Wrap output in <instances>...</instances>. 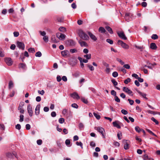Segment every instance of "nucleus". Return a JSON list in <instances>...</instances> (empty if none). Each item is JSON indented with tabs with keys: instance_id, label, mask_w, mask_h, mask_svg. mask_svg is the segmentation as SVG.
<instances>
[{
	"instance_id": "8fccbe9b",
	"label": "nucleus",
	"mask_w": 160,
	"mask_h": 160,
	"mask_svg": "<svg viewBox=\"0 0 160 160\" xmlns=\"http://www.w3.org/2000/svg\"><path fill=\"white\" fill-rule=\"evenodd\" d=\"M131 81V79L129 78H127L124 81V82L125 84H128V82H130Z\"/></svg>"
},
{
	"instance_id": "4be33fe9",
	"label": "nucleus",
	"mask_w": 160,
	"mask_h": 160,
	"mask_svg": "<svg viewBox=\"0 0 160 160\" xmlns=\"http://www.w3.org/2000/svg\"><path fill=\"white\" fill-rule=\"evenodd\" d=\"M24 105V102H20L19 104V106L18 108V110H19L20 109H22L23 106Z\"/></svg>"
},
{
	"instance_id": "e2e57ef3",
	"label": "nucleus",
	"mask_w": 160,
	"mask_h": 160,
	"mask_svg": "<svg viewBox=\"0 0 160 160\" xmlns=\"http://www.w3.org/2000/svg\"><path fill=\"white\" fill-rule=\"evenodd\" d=\"M111 94L115 96H116V92L114 90H112L111 91Z\"/></svg>"
},
{
	"instance_id": "6e6552de",
	"label": "nucleus",
	"mask_w": 160,
	"mask_h": 160,
	"mask_svg": "<svg viewBox=\"0 0 160 160\" xmlns=\"http://www.w3.org/2000/svg\"><path fill=\"white\" fill-rule=\"evenodd\" d=\"M112 124L114 127L120 129L121 128V126L120 125H121L122 123L118 121H115L112 122Z\"/></svg>"
},
{
	"instance_id": "de8ad7c7",
	"label": "nucleus",
	"mask_w": 160,
	"mask_h": 160,
	"mask_svg": "<svg viewBox=\"0 0 160 160\" xmlns=\"http://www.w3.org/2000/svg\"><path fill=\"white\" fill-rule=\"evenodd\" d=\"M121 112L124 115H126L128 113L127 111L124 109L122 110Z\"/></svg>"
},
{
	"instance_id": "f8f14e48",
	"label": "nucleus",
	"mask_w": 160,
	"mask_h": 160,
	"mask_svg": "<svg viewBox=\"0 0 160 160\" xmlns=\"http://www.w3.org/2000/svg\"><path fill=\"white\" fill-rule=\"evenodd\" d=\"M123 90L124 92L129 94H131L132 93V92L127 87H124L123 88Z\"/></svg>"
},
{
	"instance_id": "79ce46f5",
	"label": "nucleus",
	"mask_w": 160,
	"mask_h": 160,
	"mask_svg": "<svg viewBox=\"0 0 160 160\" xmlns=\"http://www.w3.org/2000/svg\"><path fill=\"white\" fill-rule=\"evenodd\" d=\"M76 144L78 146H80L82 148H83L82 143L81 142H76Z\"/></svg>"
},
{
	"instance_id": "c756f323",
	"label": "nucleus",
	"mask_w": 160,
	"mask_h": 160,
	"mask_svg": "<svg viewBox=\"0 0 160 160\" xmlns=\"http://www.w3.org/2000/svg\"><path fill=\"white\" fill-rule=\"evenodd\" d=\"M68 42L69 43L70 45L72 46L75 45V42L72 40H70L68 41Z\"/></svg>"
},
{
	"instance_id": "ea45409f",
	"label": "nucleus",
	"mask_w": 160,
	"mask_h": 160,
	"mask_svg": "<svg viewBox=\"0 0 160 160\" xmlns=\"http://www.w3.org/2000/svg\"><path fill=\"white\" fill-rule=\"evenodd\" d=\"M112 76L115 78L117 77L118 75V74L117 72H114L112 73Z\"/></svg>"
},
{
	"instance_id": "5fc2aeb1",
	"label": "nucleus",
	"mask_w": 160,
	"mask_h": 160,
	"mask_svg": "<svg viewBox=\"0 0 160 160\" xmlns=\"http://www.w3.org/2000/svg\"><path fill=\"white\" fill-rule=\"evenodd\" d=\"M57 20L58 22H62L63 21V18H57Z\"/></svg>"
},
{
	"instance_id": "680f3d73",
	"label": "nucleus",
	"mask_w": 160,
	"mask_h": 160,
	"mask_svg": "<svg viewBox=\"0 0 160 160\" xmlns=\"http://www.w3.org/2000/svg\"><path fill=\"white\" fill-rule=\"evenodd\" d=\"M123 67L127 69H129L130 68V66L128 64H126L124 65Z\"/></svg>"
},
{
	"instance_id": "4c0bfd02",
	"label": "nucleus",
	"mask_w": 160,
	"mask_h": 160,
	"mask_svg": "<svg viewBox=\"0 0 160 160\" xmlns=\"http://www.w3.org/2000/svg\"><path fill=\"white\" fill-rule=\"evenodd\" d=\"M42 53L41 52L38 51L35 54V56L37 57H41L42 56Z\"/></svg>"
},
{
	"instance_id": "cd10ccee",
	"label": "nucleus",
	"mask_w": 160,
	"mask_h": 160,
	"mask_svg": "<svg viewBox=\"0 0 160 160\" xmlns=\"http://www.w3.org/2000/svg\"><path fill=\"white\" fill-rule=\"evenodd\" d=\"M19 65L20 66V67L21 68L23 69H25L26 68V65L25 64L23 63H20Z\"/></svg>"
},
{
	"instance_id": "2f4dec72",
	"label": "nucleus",
	"mask_w": 160,
	"mask_h": 160,
	"mask_svg": "<svg viewBox=\"0 0 160 160\" xmlns=\"http://www.w3.org/2000/svg\"><path fill=\"white\" fill-rule=\"evenodd\" d=\"M81 100L85 104H87L88 102V100L84 98H81Z\"/></svg>"
},
{
	"instance_id": "c85d7f7f",
	"label": "nucleus",
	"mask_w": 160,
	"mask_h": 160,
	"mask_svg": "<svg viewBox=\"0 0 160 160\" xmlns=\"http://www.w3.org/2000/svg\"><path fill=\"white\" fill-rule=\"evenodd\" d=\"M94 116L96 117L97 119H99L100 118V116L97 113L95 112H93V113Z\"/></svg>"
},
{
	"instance_id": "5701e85b",
	"label": "nucleus",
	"mask_w": 160,
	"mask_h": 160,
	"mask_svg": "<svg viewBox=\"0 0 160 160\" xmlns=\"http://www.w3.org/2000/svg\"><path fill=\"white\" fill-rule=\"evenodd\" d=\"M98 30L99 32L102 33H104L106 32L105 29L102 27H100L99 28Z\"/></svg>"
},
{
	"instance_id": "13d9d810",
	"label": "nucleus",
	"mask_w": 160,
	"mask_h": 160,
	"mask_svg": "<svg viewBox=\"0 0 160 160\" xmlns=\"http://www.w3.org/2000/svg\"><path fill=\"white\" fill-rule=\"evenodd\" d=\"M70 52L72 53H73L77 52V50L76 49H71L70 50Z\"/></svg>"
},
{
	"instance_id": "603ef678",
	"label": "nucleus",
	"mask_w": 160,
	"mask_h": 160,
	"mask_svg": "<svg viewBox=\"0 0 160 160\" xmlns=\"http://www.w3.org/2000/svg\"><path fill=\"white\" fill-rule=\"evenodd\" d=\"M106 41L108 43H110V44H112L113 43V41L112 40L109 39H107Z\"/></svg>"
},
{
	"instance_id": "f257e3e1",
	"label": "nucleus",
	"mask_w": 160,
	"mask_h": 160,
	"mask_svg": "<svg viewBox=\"0 0 160 160\" xmlns=\"http://www.w3.org/2000/svg\"><path fill=\"white\" fill-rule=\"evenodd\" d=\"M79 35L81 38L84 40H87L89 38L88 36L82 30L79 31Z\"/></svg>"
},
{
	"instance_id": "a211bd4d",
	"label": "nucleus",
	"mask_w": 160,
	"mask_h": 160,
	"mask_svg": "<svg viewBox=\"0 0 160 160\" xmlns=\"http://www.w3.org/2000/svg\"><path fill=\"white\" fill-rule=\"evenodd\" d=\"M136 91L138 93H139L140 94V95H141L142 97H143L146 99H148V98L146 97L147 95L146 94L142 93V92H140V91H138L137 89L136 90Z\"/></svg>"
},
{
	"instance_id": "9b49d317",
	"label": "nucleus",
	"mask_w": 160,
	"mask_h": 160,
	"mask_svg": "<svg viewBox=\"0 0 160 160\" xmlns=\"http://www.w3.org/2000/svg\"><path fill=\"white\" fill-rule=\"evenodd\" d=\"M71 96L74 99H80V97L78 94L75 92H74L71 94Z\"/></svg>"
},
{
	"instance_id": "864d4df0",
	"label": "nucleus",
	"mask_w": 160,
	"mask_h": 160,
	"mask_svg": "<svg viewBox=\"0 0 160 160\" xmlns=\"http://www.w3.org/2000/svg\"><path fill=\"white\" fill-rule=\"evenodd\" d=\"M15 128H16V129L18 130H19L21 128V126L20 124H18L16 125Z\"/></svg>"
},
{
	"instance_id": "4468645a",
	"label": "nucleus",
	"mask_w": 160,
	"mask_h": 160,
	"mask_svg": "<svg viewBox=\"0 0 160 160\" xmlns=\"http://www.w3.org/2000/svg\"><path fill=\"white\" fill-rule=\"evenodd\" d=\"M7 156L9 158H13L14 156L16 157L17 155L16 154L8 152L7 153Z\"/></svg>"
},
{
	"instance_id": "7c9ffc66",
	"label": "nucleus",
	"mask_w": 160,
	"mask_h": 160,
	"mask_svg": "<svg viewBox=\"0 0 160 160\" xmlns=\"http://www.w3.org/2000/svg\"><path fill=\"white\" fill-rule=\"evenodd\" d=\"M84 57L85 58H87V59H89L91 58V54H87L84 56Z\"/></svg>"
},
{
	"instance_id": "7ed1b4c3",
	"label": "nucleus",
	"mask_w": 160,
	"mask_h": 160,
	"mask_svg": "<svg viewBox=\"0 0 160 160\" xmlns=\"http://www.w3.org/2000/svg\"><path fill=\"white\" fill-rule=\"evenodd\" d=\"M95 129L102 134L103 138H105V136L103 133V132H104L103 128L100 127H95Z\"/></svg>"
},
{
	"instance_id": "dca6fc26",
	"label": "nucleus",
	"mask_w": 160,
	"mask_h": 160,
	"mask_svg": "<svg viewBox=\"0 0 160 160\" xmlns=\"http://www.w3.org/2000/svg\"><path fill=\"white\" fill-rule=\"evenodd\" d=\"M88 34L91 38L94 41H96L97 40V38L91 32H88Z\"/></svg>"
},
{
	"instance_id": "423d86ee",
	"label": "nucleus",
	"mask_w": 160,
	"mask_h": 160,
	"mask_svg": "<svg viewBox=\"0 0 160 160\" xmlns=\"http://www.w3.org/2000/svg\"><path fill=\"white\" fill-rule=\"evenodd\" d=\"M4 61L8 66H10L12 65L13 61L11 59L9 58H4Z\"/></svg>"
},
{
	"instance_id": "69168bd1",
	"label": "nucleus",
	"mask_w": 160,
	"mask_h": 160,
	"mask_svg": "<svg viewBox=\"0 0 160 160\" xmlns=\"http://www.w3.org/2000/svg\"><path fill=\"white\" fill-rule=\"evenodd\" d=\"M142 6L144 7H146L147 6V4L146 2H143L141 3Z\"/></svg>"
},
{
	"instance_id": "a18cd8bd",
	"label": "nucleus",
	"mask_w": 160,
	"mask_h": 160,
	"mask_svg": "<svg viewBox=\"0 0 160 160\" xmlns=\"http://www.w3.org/2000/svg\"><path fill=\"white\" fill-rule=\"evenodd\" d=\"M4 52H2V49L0 48V57H4Z\"/></svg>"
},
{
	"instance_id": "1a4fd4ad",
	"label": "nucleus",
	"mask_w": 160,
	"mask_h": 160,
	"mask_svg": "<svg viewBox=\"0 0 160 160\" xmlns=\"http://www.w3.org/2000/svg\"><path fill=\"white\" fill-rule=\"evenodd\" d=\"M27 110L29 115L30 117H32L33 115V112L32 110V107L30 104L28 105V106Z\"/></svg>"
},
{
	"instance_id": "473e14b6",
	"label": "nucleus",
	"mask_w": 160,
	"mask_h": 160,
	"mask_svg": "<svg viewBox=\"0 0 160 160\" xmlns=\"http://www.w3.org/2000/svg\"><path fill=\"white\" fill-rule=\"evenodd\" d=\"M151 38L155 40L157 39L158 38V36L157 34H154L152 35Z\"/></svg>"
},
{
	"instance_id": "c9c22d12",
	"label": "nucleus",
	"mask_w": 160,
	"mask_h": 160,
	"mask_svg": "<svg viewBox=\"0 0 160 160\" xmlns=\"http://www.w3.org/2000/svg\"><path fill=\"white\" fill-rule=\"evenodd\" d=\"M43 40L46 42H48V38L47 36H44L43 38Z\"/></svg>"
},
{
	"instance_id": "f704fd0d",
	"label": "nucleus",
	"mask_w": 160,
	"mask_h": 160,
	"mask_svg": "<svg viewBox=\"0 0 160 160\" xmlns=\"http://www.w3.org/2000/svg\"><path fill=\"white\" fill-rule=\"evenodd\" d=\"M141 70L143 71L145 74L148 73V70L147 69L144 68V67H141Z\"/></svg>"
},
{
	"instance_id": "2eb2a0df",
	"label": "nucleus",
	"mask_w": 160,
	"mask_h": 160,
	"mask_svg": "<svg viewBox=\"0 0 160 160\" xmlns=\"http://www.w3.org/2000/svg\"><path fill=\"white\" fill-rule=\"evenodd\" d=\"M131 15H132V14L130 13H126L125 14V18L126 21L128 22L131 20V19H130V16Z\"/></svg>"
},
{
	"instance_id": "72a5a7b5",
	"label": "nucleus",
	"mask_w": 160,
	"mask_h": 160,
	"mask_svg": "<svg viewBox=\"0 0 160 160\" xmlns=\"http://www.w3.org/2000/svg\"><path fill=\"white\" fill-rule=\"evenodd\" d=\"M87 65L91 71H93L94 70V68L92 66L88 64H87Z\"/></svg>"
},
{
	"instance_id": "052dcab7",
	"label": "nucleus",
	"mask_w": 160,
	"mask_h": 160,
	"mask_svg": "<svg viewBox=\"0 0 160 160\" xmlns=\"http://www.w3.org/2000/svg\"><path fill=\"white\" fill-rule=\"evenodd\" d=\"M102 64L103 65H104L105 66L106 68L109 67V65L104 61H103L102 62Z\"/></svg>"
},
{
	"instance_id": "58836bf2",
	"label": "nucleus",
	"mask_w": 160,
	"mask_h": 160,
	"mask_svg": "<svg viewBox=\"0 0 160 160\" xmlns=\"http://www.w3.org/2000/svg\"><path fill=\"white\" fill-rule=\"evenodd\" d=\"M151 120L154 122L156 124H158V121L156 120L154 118L152 117L151 118Z\"/></svg>"
},
{
	"instance_id": "338daca9",
	"label": "nucleus",
	"mask_w": 160,
	"mask_h": 160,
	"mask_svg": "<svg viewBox=\"0 0 160 160\" xmlns=\"http://www.w3.org/2000/svg\"><path fill=\"white\" fill-rule=\"evenodd\" d=\"M14 36L15 37H17L19 35V32H13Z\"/></svg>"
},
{
	"instance_id": "a19ab883",
	"label": "nucleus",
	"mask_w": 160,
	"mask_h": 160,
	"mask_svg": "<svg viewBox=\"0 0 160 160\" xmlns=\"http://www.w3.org/2000/svg\"><path fill=\"white\" fill-rule=\"evenodd\" d=\"M65 121L64 118H60L59 119V122L60 123H63Z\"/></svg>"
},
{
	"instance_id": "c03bdc74",
	"label": "nucleus",
	"mask_w": 160,
	"mask_h": 160,
	"mask_svg": "<svg viewBox=\"0 0 160 160\" xmlns=\"http://www.w3.org/2000/svg\"><path fill=\"white\" fill-rule=\"evenodd\" d=\"M19 117V122H22L23 121L24 116L22 115H20Z\"/></svg>"
},
{
	"instance_id": "20e7f679",
	"label": "nucleus",
	"mask_w": 160,
	"mask_h": 160,
	"mask_svg": "<svg viewBox=\"0 0 160 160\" xmlns=\"http://www.w3.org/2000/svg\"><path fill=\"white\" fill-rule=\"evenodd\" d=\"M56 36L59 39L61 40H64L66 37L65 35L61 33H57L56 34Z\"/></svg>"
},
{
	"instance_id": "09e8293b",
	"label": "nucleus",
	"mask_w": 160,
	"mask_h": 160,
	"mask_svg": "<svg viewBox=\"0 0 160 160\" xmlns=\"http://www.w3.org/2000/svg\"><path fill=\"white\" fill-rule=\"evenodd\" d=\"M116 59L117 60L118 62H120L122 65H123L124 64V62H123L121 59L118 58H117Z\"/></svg>"
},
{
	"instance_id": "bf43d9fd",
	"label": "nucleus",
	"mask_w": 160,
	"mask_h": 160,
	"mask_svg": "<svg viewBox=\"0 0 160 160\" xmlns=\"http://www.w3.org/2000/svg\"><path fill=\"white\" fill-rule=\"evenodd\" d=\"M71 106L73 108H78V106L76 103H73L72 104Z\"/></svg>"
},
{
	"instance_id": "37998d69",
	"label": "nucleus",
	"mask_w": 160,
	"mask_h": 160,
	"mask_svg": "<svg viewBox=\"0 0 160 160\" xmlns=\"http://www.w3.org/2000/svg\"><path fill=\"white\" fill-rule=\"evenodd\" d=\"M114 99L115 100L118 102H120V99L117 96H115Z\"/></svg>"
},
{
	"instance_id": "4d7b16f0",
	"label": "nucleus",
	"mask_w": 160,
	"mask_h": 160,
	"mask_svg": "<svg viewBox=\"0 0 160 160\" xmlns=\"http://www.w3.org/2000/svg\"><path fill=\"white\" fill-rule=\"evenodd\" d=\"M146 130L148 132H149L150 134H152V135H153V136H156V135L154 134V133L152 131H151V130H150L148 129H146Z\"/></svg>"
},
{
	"instance_id": "393cba45",
	"label": "nucleus",
	"mask_w": 160,
	"mask_h": 160,
	"mask_svg": "<svg viewBox=\"0 0 160 160\" xmlns=\"http://www.w3.org/2000/svg\"><path fill=\"white\" fill-rule=\"evenodd\" d=\"M135 129L136 131L138 132H140L141 131H142V129H141L138 126L135 127Z\"/></svg>"
},
{
	"instance_id": "ddd939ff",
	"label": "nucleus",
	"mask_w": 160,
	"mask_h": 160,
	"mask_svg": "<svg viewBox=\"0 0 160 160\" xmlns=\"http://www.w3.org/2000/svg\"><path fill=\"white\" fill-rule=\"evenodd\" d=\"M40 104L38 105L35 109V114L36 115H38L40 113Z\"/></svg>"
},
{
	"instance_id": "49530a36",
	"label": "nucleus",
	"mask_w": 160,
	"mask_h": 160,
	"mask_svg": "<svg viewBox=\"0 0 160 160\" xmlns=\"http://www.w3.org/2000/svg\"><path fill=\"white\" fill-rule=\"evenodd\" d=\"M39 32L41 35L43 37L46 36V33L45 31L42 32L41 31H40Z\"/></svg>"
},
{
	"instance_id": "aec40b11",
	"label": "nucleus",
	"mask_w": 160,
	"mask_h": 160,
	"mask_svg": "<svg viewBox=\"0 0 160 160\" xmlns=\"http://www.w3.org/2000/svg\"><path fill=\"white\" fill-rule=\"evenodd\" d=\"M105 28L111 34H112L113 32L112 29L108 26H106Z\"/></svg>"
},
{
	"instance_id": "6ab92c4d",
	"label": "nucleus",
	"mask_w": 160,
	"mask_h": 160,
	"mask_svg": "<svg viewBox=\"0 0 160 160\" xmlns=\"http://www.w3.org/2000/svg\"><path fill=\"white\" fill-rule=\"evenodd\" d=\"M51 40L52 42L54 43H57L59 41L58 40L56 39L55 36L54 35H53L52 36Z\"/></svg>"
},
{
	"instance_id": "9d476101",
	"label": "nucleus",
	"mask_w": 160,
	"mask_h": 160,
	"mask_svg": "<svg viewBox=\"0 0 160 160\" xmlns=\"http://www.w3.org/2000/svg\"><path fill=\"white\" fill-rule=\"evenodd\" d=\"M61 54L62 57H66L69 56V52L68 50H65L61 52Z\"/></svg>"
},
{
	"instance_id": "39448f33",
	"label": "nucleus",
	"mask_w": 160,
	"mask_h": 160,
	"mask_svg": "<svg viewBox=\"0 0 160 160\" xmlns=\"http://www.w3.org/2000/svg\"><path fill=\"white\" fill-rule=\"evenodd\" d=\"M17 45L19 49L23 50L24 49L25 45L23 42L18 41L17 42Z\"/></svg>"
},
{
	"instance_id": "b1692460",
	"label": "nucleus",
	"mask_w": 160,
	"mask_h": 160,
	"mask_svg": "<svg viewBox=\"0 0 160 160\" xmlns=\"http://www.w3.org/2000/svg\"><path fill=\"white\" fill-rule=\"evenodd\" d=\"M134 46L135 48H137L138 49H140V50L141 51H142L143 49V48H144L143 47V46H138L136 45H135Z\"/></svg>"
},
{
	"instance_id": "e433bc0d",
	"label": "nucleus",
	"mask_w": 160,
	"mask_h": 160,
	"mask_svg": "<svg viewBox=\"0 0 160 160\" xmlns=\"http://www.w3.org/2000/svg\"><path fill=\"white\" fill-rule=\"evenodd\" d=\"M28 50L29 52H30L34 53L35 52V50L33 48H29Z\"/></svg>"
},
{
	"instance_id": "bb28decb",
	"label": "nucleus",
	"mask_w": 160,
	"mask_h": 160,
	"mask_svg": "<svg viewBox=\"0 0 160 160\" xmlns=\"http://www.w3.org/2000/svg\"><path fill=\"white\" fill-rule=\"evenodd\" d=\"M59 30L60 32H64L66 31V28L63 27H60L59 28Z\"/></svg>"
},
{
	"instance_id": "a878e982",
	"label": "nucleus",
	"mask_w": 160,
	"mask_h": 160,
	"mask_svg": "<svg viewBox=\"0 0 160 160\" xmlns=\"http://www.w3.org/2000/svg\"><path fill=\"white\" fill-rule=\"evenodd\" d=\"M13 86V83L12 81H11L9 83L8 87L9 89L12 88Z\"/></svg>"
},
{
	"instance_id": "f3484780",
	"label": "nucleus",
	"mask_w": 160,
	"mask_h": 160,
	"mask_svg": "<svg viewBox=\"0 0 160 160\" xmlns=\"http://www.w3.org/2000/svg\"><path fill=\"white\" fill-rule=\"evenodd\" d=\"M78 42L81 47L87 46V43L85 42L82 41L81 40L79 41Z\"/></svg>"
},
{
	"instance_id": "412c9836",
	"label": "nucleus",
	"mask_w": 160,
	"mask_h": 160,
	"mask_svg": "<svg viewBox=\"0 0 160 160\" xmlns=\"http://www.w3.org/2000/svg\"><path fill=\"white\" fill-rule=\"evenodd\" d=\"M150 48L152 49H156L157 48V46L155 43H152L150 44Z\"/></svg>"
},
{
	"instance_id": "0eeeda50",
	"label": "nucleus",
	"mask_w": 160,
	"mask_h": 160,
	"mask_svg": "<svg viewBox=\"0 0 160 160\" xmlns=\"http://www.w3.org/2000/svg\"><path fill=\"white\" fill-rule=\"evenodd\" d=\"M117 34L121 39L123 40H126L127 39V38L123 32H117Z\"/></svg>"
},
{
	"instance_id": "3c124183",
	"label": "nucleus",
	"mask_w": 160,
	"mask_h": 160,
	"mask_svg": "<svg viewBox=\"0 0 160 160\" xmlns=\"http://www.w3.org/2000/svg\"><path fill=\"white\" fill-rule=\"evenodd\" d=\"M111 81L114 86H115L117 85L118 83L115 79H113Z\"/></svg>"
},
{
	"instance_id": "774afa93",
	"label": "nucleus",
	"mask_w": 160,
	"mask_h": 160,
	"mask_svg": "<svg viewBox=\"0 0 160 160\" xmlns=\"http://www.w3.org/2000/svg\"><path fill=\"white\" fill-rule=\"evenodd\" d=\"M150 158H149L147 155L145 154L143 157L144 160H148Z\"/></svg>"
},
{
	"instance_id": "f03ea898",
	"label": "nucleus",
	"mask_w": 160,
	"mask_h": 160,
	"mask_svg": "<svg viewBox=\"0 0 160 160\" xmlns=\"http://www.w3.org/2000/svg\"><path fill=\"white\" fill-rule=\"evenodd\" d=\"M118 45H120L122 48L125 49H128L129 48V46L121 40H118Z\"/></svg>"
},
{
	"instance_id": "0e129e2a",
	"label": "nucleus",
	"mask_w": 160,
	"mask_h": 160,
	"mask_svg": "<svg viewBox=\"0 0 160 160\" xmlns=\"http://www.w3.org/2000/svg\"><path fill=\"white\" fill-rule=\"evenodd\" d=\"M70 143V141L69 139H67L65 141V144L67 145H68Z\"/></svg>"
},
{
	"instance_id": "6e6d98bb",
	"label": "nucleus",
	"mask_w": 160,
	"mask_h": 160,
	"mask_svg": "<svg viewBox=\"0 0 160 160\" xmlns=\"http://www.w3.org/2000/svg\"><path fill=\"white\" fill-rule=\"evenodd\" d=\"M128 100L129 101V104L132 105L133 104L134 101L133 100H131L130 99H128Z\"/></svg>"
}]
</instances>
